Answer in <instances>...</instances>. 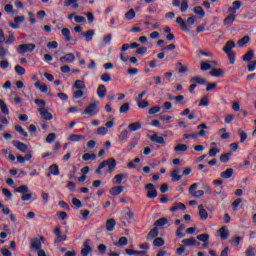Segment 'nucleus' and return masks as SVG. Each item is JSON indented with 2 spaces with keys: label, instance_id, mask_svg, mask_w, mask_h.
Here are the masks:
<instances>
[{
  "label": "nucleus",
  "instance_id": "nucleus-9",
  "mask_svg": "<svg viewBox=\"0 0 256 256\" xmlns=\"http://www.w3.org/2000/svg\"><path fill=\"white\" fill-rule=\"evenodd\" d=\"M93 252V248L89 245V240H86L83 244V249H81V256H88Z\"/></svg>",
  "mask_w": 256,
  "mask_h": 256
},
{
  "label": "nucleus",
  "instance_id": "nucleus-12",
  "mask_svg": "<svg viewBox=\"0 0 256 256\" xmlns=\"http://www.w3.org/2000/svg\"><path fill=\"white\" fill-rule=\"evenodd\" d=\"M125 190V186L124 185H118V186H115V187H112L109 191V193L112 195V196H118L120 195L122 192H124Z\"/></svg>",
  "mask_w": 256,
  "mask_h": 256
},
{
  "label": "nucleus",
  "instance_id": "nucleus-36",
  "mask_svg": "<svg viewBox=\"0 0 256 256\" xmlns=\"http://www.w3.org/2000/svg\"><path fill=\"white\" fill-rule=\"evenodd\" d=\"M0 110H2V113L5 115H9L10 113L7 104L2 99H0Z\"/></svg>",
  "mask_w": 256,
  "mask_h": 256
},
{
  "label": "nucleus",
  "instance_id": "nucleus-37",
  "mask_svg": "<svg viewBox=\"0 0 256 256\" xmlns=\"http://www.w3.org/2000/svg\"><path fill=\"white\" fill-rule=\"evenodd\" d=\"M186 229V225L185 224H182L180 225L178 228H177V231H176V236L179 238V239H182L184 236H186L185 234H183V230Z\"/></svg>",
  "mask_w": 256,
  "mask_h": 256
},
{
  "label": "nucleus",
  "instance_id": "nucleus-56",
  "mask_svg": "<svg viewBox=\"0 0 256 256\" xmlns=\"http://www.w3.org/2000/svg\"><path fill=\"white\" fill-rule=\"evenodd\" d=\"M230 156H231V153H226V154L220 155V162L221 163L229 162L230 161Z\"/></svg>",
  "mask_w": 256,
  "mask_h": 256
},
{
  "label": "nucleus",
  "instance_id": "nucleus-59",
  "mask_svg": "<svg viewBox=\"0 0 256 256\" xmlns=\"http://www.w3.org/2000/svg\"><path fill=\"white\" fill-rule=\"evenodd\" d=\"M238 134L240 136V142L243 143L248 139V134L242 131L241 129L238 130Z\"/></svg>",
  "mask_w": 256,
  "mask_h": 256
},
{
  "label": "nucleus",
  "instance_id": "nucleus-48",
  "mask_svg": "<svg viewBox=\"0 0 256 256\" xmlns=\"http://www.w3.org/2000/svg\"><path fill=\"white\" fill-rule=\"evenodd\" d=\"M136 103H138V107L140 109H145V108H148L150 103L145 101V100H136Z\"/></svg>",
  "mask_w": 256,
  "mask_h": 256
},
{
  "label": "nucleus",
  "instance_id": "nucleus-23",
  "mask_svg": "<svg viewBox=\"0 0 256 256\" xmlns=\"http://www.w3.org/2000/svg\"><path fill=\"white\" fill-rule=\"evenodd\" d=\"M198 214L200 215L201 220L208 219L207 210L203 207V205L198 206Z\"/></svg>",
  "mask_w": 256,
  "mask_h": 256
},
{
  "label": "nucleus",
  "instance_id": "nucleus-13",
  "mask_svg": "<svg viewBox=\"0 0 256 256\" xmlns=\"http://www.w3.org/2000/svg\"><path fill=\"white\" fill-rule=\"evenodd\" d=\"M236 48V43L233 40H228L226 45L223 46L222 51L225 53L233 52L232 49Z\"/></svg>",
  "mask_w": 256,
  "mask_h": 256
},
{
  "label": "nucleus",
  "instance_id": "nucleus-54",
  "mask_svg": "<svg viewBox=\"0 0 256 256\" xmlns=\"http://www.w3.org/2000/svg\"><path fill=\"white\" fill-rule=\"evenodd\" d=\"M128 138V131L127 130H123L120 133V136H118V141H120L121 143L124 142L126 139Z\"/></svg>",
  "mask_w": 256,
  "mask_h": 256
},
{
  "label": "nucleus",
  "instance_id": "nucleus-6",
  "mask_svg": "<svg viewBox=\"0 0 256 256\" xmlns=\"http://www.w3.org/2000/svg\"><path fill=\"white\" fill-rule=\"evenodd\" d=\"M236 13H229V15L223 19V25L226 27H231L233 23L236 21Z\"/></svg>",
  "mask_w": 256,
  "mask_h": 256
},
{
  "label": "nucleus",
  "instance_id": "nucleus-19",
  "mask_svg": "<svg viewBox=\"0 0 256 256\" xmlns=\"http://www.w3.org/2000/svg\"><path fill=\"white\" fill-rule=\"evenodd\" d=\"M94 34V30H87L86 32L81 33V36L85 37L86 42H90L93 40Z\"/></svg>",
  "mask_w": 256,
  "mask_h": 256
},
{
  "label": "nucleus",
  "instance_id": "nucleus-14",
  "mask_svg": "<svg viewBox=\"0 0 256 256\" xmlns=\"http://www.w3.org/2000/svg\"><path fill=\"white\" fill-rule=\"evenodd\" d=\"M191 83L198 84V85H206L207 80L205 78H202L200 76H194L190 79Z\"/></svg>",
  "mask_w": 256,
  "mask_h": 256
},
{
  "label": "nucleus",
  "instance_id": "nucleus-61",
  "mask_svg": "<svg viewBox=\"0 0 256 256\" xmlns=\"http://www.w3.org/2000/svg\"><path fill=\"white\" fill-rule=\"evenodd\" d=\"M160 111H161V107L154 106V107L149 109L148 114L149 115H155V114L159 113Z\"/></svg>",
  "mask_w": 256,
  "mask_h": 256
},
{
  "label": "nucleus",
  "instance_id": "nucleus-63",
  "mask_svg": "<svg viewBox=\"0 0 256 256\" xmlns=\"http://www.w3.org/2000/svg\"><path fill=\"white\" fill-rule=\"evenodd\" d=\"M56 138H57L56 133H49L46 138V141H47V143H52L53 141L56 140Z\"/></svg>",
  "mask_w": 256,
  "mask_h": 256
},
{
  "label": "nucleus",
  "instance_id": "nucleus-45",
  "mask_svg": "<svg viewBox=\"0 0 256 256\" xmlns=\"http://www.w3.org/2000/svg\"><path fill=\"white\" fill-rule=\"evenodd\" d=\"M74 88L77 90H84L85 89L84 81L77 80L76 82H74Z\"/></svg>",
  "mask_w": 256,
  "mask_h": 256
},
{
  "label": "nucleus",
  "instance_id": "nucleus-1",
  "mask_svg": "<svg viewBox=\"0 0 256 256\" xmlns=\"http://www.w3.org/2000/svg\"><path fill=\"white\" fill-rule=\"evenodd\" d=\"M108 166V173H113L116 168V160L115 158H108L99 164L98 169H96L95 173L100 174L101 170Z\"/></svg>",
  "mask_w": 256,
  "mask_h": 256
},
{
  "label": "nucleus",
  "instance_id": "nucleus-41",
  "mask_svg": "<svg viewBox=\"0 0 256 256\" xmlns=\"http://www.w3.org/2000/svg\"><path fill=\"white\" fill-rule=\"evenodd\" d=\"M228 56V59H229V63L230 64H235V61H236V53L235 51H232V52H225Z\"/></svg>",
  "mask_w": 256,
  "mask_h": 256
},
{
  "label": "nucleus",
  "instance_id": "nucleus-33",
  "mask_svg": "<svg viewBox=\"0 0 256 256\" xmlns=\"http://www.w3.org/2000/svg\"><path fill=\"white\" fill-rule=\"evenodd\" d=\"M128 244V239L125 236L120 237V239H118V242H115L114 245H116L117 247H123L126 246Z\"/></svg>",
  "mask_w": 256,
  "mask_h": 256
},
{
  "label": "nucleus",
  "instance_id": "nucleus-7",
  "mask_svg": "<svg viewBox=\"0 0 256 256\" xmlns=\"http://www.w3.org/2000/svg\"><path fill=\"white\" fill-rule=\"evenodd\" d=\"M12 145H13V147H16L19 152L25 153L28 151L27 144H24V143L20 142L19 140H13Z\"/></svg>",
  "mask_w": 256,
  "mask_h": 256
},
{
  "label": "nucleus",
  "instance_id": "nucleus-30",
  "mask_svg": "<svg viewBox=\"0 0 256 256\" xmlns=\"http://www.w3.org/2000/svg\"><path fill=\"white\" fill-rule=\"evenodd\" d=\"M150 139H151L152 142H156L160 145L165 144L164 138L162 136H158V134L152 135Z\"/></svg>",
  "mask_w": 256,
  "mask_h": 256
},
{
  "label": "nucleus",
  "instance_id": "nucleus-21",
  "mask_svg": "<svg viewBox=\"0 0 256 256\" xmlns=\"http://www.w3.org/2000/svg\"><path fill=\"white\" fill-rule=\"evenodd\" d=\"M182 244L186 246H194V245H200V242H197L194 237H191L189 239H183Z\"/></svg>",
  "mask_w": 256,
  "mask_h": 256
},
{
  "label": "nucleus",
  "instance_id": "nucleus-38",
  "mask_svg": "<svg viewBox=\"0 0 256 256\" xmlns=\"http://www.w3.org/2000/svg\"><path fill=\"white\" fill-rule=\"evenodd\" d=\"M250 42V37L248 35L242 37L240 40H238V46L244 47Z\"/></svg>",
  "mask_w": 256,
  "mask_h": 256
},
{
  "label": "nucleus",
  "instance_id": "nucleus-27",
  "mask_svg": "<svg viewBox=\"0 0 256 256\" xmlns=\"http://www.w3.org/2000/svg\"><path fill=\"white\" fill-rule=\"evenodd\" d=\"M159 232H158V228L154 227L151 229V231L148 232L147 235V240H153L158 236Z\"/></svg>",
  "mask_w": 256,
  "mask_h": 256
},
{
  "label": "nucleus",
  "instance_id": "nucleus-51",
  "mask_svg": "<svg viewBox=\"0 0 256 256\" xmlns=\"http://www.w3.org/2000/svg\"><path fill=\"white\" fill-rule=\"evenodd\" d=\"M137 144H138V139L133 138V140L130 141V144L127 147V151L130 152L131 150H133L135 147H137Z\"/></svg>",
  "mask_w": 256,
  "mask_h": 256
},
{
  "label": "nucleus",
  "instance_id": "nucleus-34",
  "mask_svg": "<svg viewBox=\"0 0 256 256\" xmlns=\"http://www.w3.org/2000/svg\"><path fill=\"white\" fill-rule=\"evenodd\" d=\"M129 131H139L141 129V123L140 122H134L130 123L128 125Z\"/></svg>",
  "mask_w": 256,
  "mask_h": 256
},
{
  "label": "nucleus",
  "instance_id": "nucleus-2",
  "mask_svg": "<svg viewBox=\"0 0 256 256\" xmlns=\"http://www.w3.org/2000/svg\"><path fill=\"white\" fill-rule=\"evenodd\" d=\"M99 102H92L89 104V106H87L84 110V112H81V115H96L97 113H99Z\"/></svg>",
  "mask_w": 256,
  "mask_h": 256
},
{
  "label": "nucleus",
  "instance_id": "nucleus-28",
  "mask_svg": "<svg viewBox=\"0 0 256 256\" xmlns=\"http://www.w3.org/2000/svg\"><path fill=\"white\" fill-rule=\"evenodd\" d=\"M209 75H212L213 77H223L224 76V70L223 69H213L210 70Z\"/></svg>",
  "mask_w": 256,
  "mask_h": 256
},
{
  "label": "nucleus",
  "instance_id": "nucleus-42",
  "mask_svg": "<svg viewBox=\"0 0 256 256\" xmlns=\"http://www.w3.org/2000/svg\"><path fill=\"white\" fill-rule=\"evenodd\" d=\"M28 191H29V188L27 185H21L15 189L16 193H21V194H26L28 193Z\"/></svg>",
  "mask_w": 256,
  "mask_h": 256
},
{
  "label": "nucleus",
  "instance_id": "nucleus-17",
  "mask_svg": "<svg viewBox=\"0 0 256 256\" xmlns=\"http://www.w3.org/2000/svg\"><path fill=\"white\" fill-rule=\"evenodd\" d=\"M97 95L99 98H105V96L107 95V88L105 85L98 86Z\"/></svg>",
  "mask_w": 256,
  "mask_h": 256
},
{
  "label": "nucleus",
  "instance_id": "nucleus-58",
  "mask_svg": "<svg viewBox=\"0 0 256 256\" xmlns=\"http://www.w3.org/2000/svg\"><path fill=\"white\" fill-rule=\"evenodd\" d=\"M214 185H219L220 187L218 188V190L215 191L216 194H220L221 191H223V180H214L213 181Z\"/></svg>",
  "mask_w": 256,
  "mask_h": 256
},
{
  "label": "nucleus",
  "instance_id": "nucleus-4",
  "mask_svg": "<svg viewBox=\"0 0 256 256\" xmlns=\"http://www.w3.org/2000/svg\"><path fill=\"white\" fill-rule=\"evenodd\" d=\"M196 188H198V183L191 184V186L189 187V193L191 194V196L195 198L203 197V195L205 194V191L203 190L195 191Z\"/></svg>",
  "mask_w": 256,
  "mask_h": 256
},
{
  "label": "nucleus",
  "instance_id": "nucleus-29",
  "mask_svg": "<svg viewBox=\"0 0 256 256\" xmlns=\"http://www.w3.org/2000/svg\"><path fill=\"white\" fill-rule=\"evenodd\" d=\"M255 57L254 54V50H248V52L242 56V60L246 61V62H250L251 60H253Z\"/></svg>",
  "mask_w": 256,
  "mask_h": 256
},
{
  "label": "nucleus",
  "instance_id": "nucleus-31",
  "mask_svg": "<svg viewBox=\"0 0 256 256\" xmlns=\"http://www.w3.org/2000/svg\"><path fill=\"white\" fill-rule=\"evenodd\" d=\"M85 139V136L82 134H72L68 140L72 142H78V141H83Z\"/></svg>",
  "mask_w": 256,
  "mask_h": 256
},
{
  "label": "nucleus",
  "instance_id": "nucleus-15",
  "mask_svg": "<svg viewBox=\"0 0 256 256\" xmlns=\"http://www.w3.org/2000/svg\"><path fill=\"white\" fill-rule=\"evenodd\" d=\"M187 207L181 202L174 203L173 206L170 208V212L175 213L178 210H186Z\"/></svg>",
  "mask_w": 256,
  "mask_h": 256
},
{
  "label": "nucleus",
  "instance_id": "nucleus-62",
  "mask_svg": "<svg viewBox=\"0 0 256 256\" xmlns=\"http://www.w3.org/2000/svg\"><path fill=\"white\" fill-rule=\"evenodd\" d=\"M8 49H5L3 45H0V59L7 57Z\"/></svg>",
  "mask_w": 256,
  "mask_h": 256
},
{
  "label": "nucleus",
  "instance_id": "nucleus-49",
  "mask_svg": "<svg viewBox=\"0 0 256 256\" xmlns=\"http://www.w3.org/2000/svg\"><path fill=\"white\" fill-rule=\"evenodd\" d=\"M128 111H130V103L126 102L120 107V113L126 114Z\"/></svg>",
  "mask_w": 256,
  "mask_h": 256
},
{
  "label": "nucleus",
  "instance_id": "nucleus-10",
  "mask_svg": "<svg viewBox=\"0 0 256 256\" xmlns=\"http://www.w3.org/2000/svg\"><path fill=\"white\" fill-rule=\"evenodd\" d=\"M30 247L32 250H35V251H42L41 250V241L39 238L35 237V238H32L31 239V243H30Z\"/></svg>",
  "mask_w": 256,
  "mask_h": 256
},
{
  "label": "nucleus",
  "instance_id": "nucleus-25",
  "mask_svg": "<svg viewBox=\"0 0 256 256\" xmlns=\"http://www.w3.org/2000/svg\"><path fill=\"white\" fill-rule=\"evenodd\" d=\"M176 23L179 25L180 29H182L183 32H189L186 22H184L181 17H178L176 19Z\"/></svg>",
  "mask_w": 256,
  "mask_h": 256
},
{
  "label": "nucleus",
  "instance_id": "nucleus-50",
  "mask_svg": "<svg viewBox=\"0 0 256 256\" xmlns=\"http://www.w3.org/2000/svg\"><path fill=\"white\" fill-rule=\"evenodd\" d=\"M125 17L128 21H131L135 17V11L133 8H130L129 11L125 14Z\"/></svg>",
  "mask_w": 256,
  "mask_h": 256
},
{
  "label": "nucleus",
  "instance_id": "nucleus-44",
  "mask_svg": "<svg viewBox=\"0 0 256 256\" xmlns=\"http://www.w3.org/2000/svg\"><path fill=\"white\" fill-rule=\"evenodd\" d=\"M209 105V96L205 95L201 98L200 103L198 104V106H204L207 107Z\"/></svg>",
  "mask_w": 256,
  "mask_h": 256
},
{
  "label": "nucleus",
  "instance_id": "nucleus-32",
  "mask_svg": "<svg viewBox=\"0 0 256 256\" xmlns=\"http://www.w3.org/2000/svg\"><path fill=\"white\" fill-rule=\"evenodd\" d=\"M126 175L125 174H116L114 179L112 180V183L114 184H121L122 181L125 179Z\"/></svg>",
  "mask_w": 256,
  "mask_h": 256
},
{
  "label": "nucleus",
  "instance_id": "nucleus-64",
  "mask_svg": "<svg viewBox=\"0 0 256 256\" xmlns=\"http://www.w3.org/2000/svg\"><path fill=\"white\" fill-rule=\"evenodd\" d=\"M246 256H255V248L253 246H248Z\"/></svg>",
  "mask_w": 256,
  "mask_h": 256
},
{
  "label": "nucleus",
  "instance_id": "nucleus-53",
  "mask_svg": "<svg viewBox=\"0 0 256 256\" xmlns=\"http://www.w3.org/2000/svg\"><path fill=\"white\" fill-rule=\"evenodd\" d=\"M196 239H197V240H200V241L203 242V243H206V242H208V240H209V235H208L207 233H203V234H201V235H198V236L196 237Z\"/></svg>",
  "mask_w": 256,
  "mask_h": 256
},
{
  "label": "nucleus",
  "instance_id": "nucleus-60",
  "mask_svg": "<svg viewBox=\"0 0 256 256\" xmlns=\"http://www.w3.org/2000/svg\"><path fill=\"white\" fill-rule=\"evenodd\" d=\"M15 71L17 73V75H25L26 74V70L24 67L20 66V65H17L15 66Z\"/></svg>",
  "mask_w": 256,
  "mask_h": 256
},
{
  "label": "nucleus",
  "instance_id": "nucleus-3",
  "mask_svg": "<svg viewBox=\"0 0 256 256\" xmlns=\"http://www.w3.org/2000/svg\"><path fill=\"white\" fill-rule=\"evenodd\" d=\"M36 48H37V45L33 43L18 45L17 53L19 54L32 53Z\"/></svg>",
  "mask_w": 256,
  "mask_h": 256
},
{
  "label": "nucleus",
  "instance_id": "nucleus-24",
  "mask_svg": "<svg viewBox=\"0 0 256 256\" xmlns=\"http://www.w3.org/2000/svg\"><path fill=\"white\" fill-rule=\"evenodd\" d=\"M234 170L232 168L226 169V171L221 172L220 177L223 179H230L233 176Z\"/></svg>",
  "mask_w": 256,
  "mask_h": 256
},
{
  "label": "nucleus",
  "instance_id": "nucleus-55",
  "mask_svg": "<svg viewBox=\"0 0 256 256\" xmlns=\"http://www.w3.org/2000/svg\"><path fill=\"white\" fill-rule=\"evenodd\" d=\"M153 245L156 247H162L164 245V240L161 237H157L153 241Z\"/></svg>",
  "mask_w": 256,
  "mask_h": 256
},
{
  "label": "nucleus",
  "instance_id": "nucleus-8",
  "mask_svg": "<svg viewBox=\"0 0 256 256\" xmlns=\"http://www.w3.org/2000/svg\"><path fill=\"white\" fill-rule=\"evenodd\" d=\"M38 112H40L42 119H44L46 121H51L53 119L52 113L48 112L47 108H45V107L38 109Z\"/></svg>",
  "mask_w": 256,
  "mask_h": 256
},
{
  "label": "nucleus",
  "instance_id": "nucleus-18",
  "mask_svg": "<svg viewBox=\"0 0 256 256\" xmlns=\"http://www.w3.org/2000/svg\"><path fill=\"white\" fill-rule=\"evenodd\" d=\"M242 7V2L241 1H234L233 2V7H229L228 8V13H236L237 10H239V8Z\"/></svg>",
  "mask_w": 256,
  "mask_h": 256
},
{
  "label": "nucleus",
  "instance_id": "nucleus-20",
  "mask_svg": "<svg viewBox=\"0 0 256 256\" xmlns=\"http://www.w3.org/2000/svg\"><path fill=\"white\" fill-rule=\"evenodd\" d=\"M116 221L114 219L106 220V231L112 232L115 229Z\"/></svg>",
  "mask_w": 256,
  "mask_h": 256
},
{
  "label": "nucleus",
  "instance_id": "nucleus-22",
  "mask_svg": "<svg viewBox=\"0 0 256 256\" xmlns=\"http://www.w3.org/2000/svg\"><path fill=\"white\" fill-rule=\"evenodd\" d=\"M168 223H169V220L167 218L161 217L160 219L155 220L154 226L155 227H163L165 225H168Z\"/></svg>",
  "mask_w": 256,
  "mask_h": 256
},
{
  "label": "nucleus",
  "instance_id": "nucleus-43",
  "mask_svg": "<svg viewBox=\"0 0 256 256\" xmlns=\"http://www.w3.org/2000/svg\"><path fill=\"white\" fill-rule=\"evenodd\" d=\"M61 33H62V36H64V37H65L66 42H70V41H71V37H70L71 32H70V30H69V29L64 28V29H62V30H61Z\"/></svg>",
  "mask_w": 256,
  "mask_h": 256
},
{
  "label": "nucleus",
  "instance_id": "nucleus-16",
  "mask_svg": "<svg viewBox=\"0 0 256 256\" xmlns=\"http://www.w3.org/2000/svg\"><path fill=\"white\" fill-rule=\"evenodd\" d=\"M221 240H227L229 238V230L226 229V226H222L218 231Z\"/></svg>",
  "mask_w": 256,
  "mask_h": 256
},
{
  "label": "nucleus",
  "instance_id": "nucleus-52",
  "mask_svg": "<svg viewBox=\"0 0 256 256\" xmlns=\"http://www.w3.org/2000/svg\"><path fill=\"white\" fill-rule=\"evenodd\" d=\"M83 160L85 162H88L90 160L94 161V160H96V155L95 154L86 153V154L83 155Z\"/></svg>",
  "mask_w": 256,
  "mask_h": 256
},
{
  "label": "nucleus",
  "instance_id": "nucleus-57",
  "mask_svg": "<svg viewBox=\"0 0 256 256\" xmlns=\"http://www.w3.org/2000/svg\"><path fill=\"white\" fill-rule=\"evenodd\" d=\"M158 196L157 190H149L146 194L148 199H155Z\"/></svg>",
  "mask_w": 256,
  "mask_h": 256
},
{
  "label": "nucleus",
  "instance_id": "nucleus-35",
  "mask_svg": "<svg viewBox=\"0 0 256 256\" xmlns=\"http://www.w3.org/2000/svg\"><path fill=\"white\" fill-rule=\"evenodd\" d=\"M49 172L52 173L54 176H59L60 171L57 164H52L49 166Z\"/></svg>",
  "mask_w": 256,
  "mask_h": 256
},
{
  "label": "nucleus",
  "instance_id": "nucleus-40",
  "mask_svg": "<svg viewBox=\"0 0 256 256\" xmlns=\"http://www.w3.org/2000/svg\"><path fill=\"white\" fill-rule=\"evenodd\" d=\"M194 13L197 15V16H200V18H203L205 17V10H203V8L201 6H196L194 8Z\"/></svg>",
  "mask_w": 256,
  "mask_h": 256
},
{
  "label": "nucleus",
  "instance_id": "nucleus-46",
  "mask_svg": "<svg viewBox=\"0 0 256 256\" xmlns=\"http://www.w3.org/2000/svg\"><path fill=\"white\" fill-rule=\"evenodd\" d=\"M188 7H189L188 0H182V3L180 4V12L186 13V11L188 10Z\"/></svg>",
  "mask_w": 256,
  "mask_h": 256
},
{
  "label": "nucleus",
  "instance_id": "nucleus-39",
  "mask_svg": "<svg viewBox=\"0 0 256 256\" xmlns=\"http://www.w3.org/2000/svg\"><path fill=\"white\" fill-rule=\"evenodd\" d=\"M188 145L186 144H178L176 147H174V152H187Z\"/></svg>",
  "mask_w": 256,
  "mask_h": 256
},
{
  "label": "nucleus",
  "instance_id": "nucleus-26",
  "mask_svg": "<svg viewBox=\"0 0 256 256\" xmlns=\"http://www.w3.org/2000/svg\"><path fill=\"white\" fill-rule=\"evenodd\" d=\"M176 23L179 25L180 29H182L183 32H189L186 22H184L181 17H178L176 19Z\"/></svg>",
  "mask_w": 256,
  "mask_h": 256
},
{
  "label": "nucleus",
  "instance_id": "nucleus-5",
  "mask_svg": "<svg viewBox=\"0 0 256 256\" xmlns=\"http://www.w3.org/2000/svg\"><path fill=\"white\" fill-rule=\"evenodd\" d=\"M54 235L56 236L54 242L55 243H60V242H63L67 239V236L66 235H60L61 234V229L59 226H56L54 228V231H53Z\"/></svg>",
  "mask_w": 256,
  "mask_h": 256
},
{
  "label": "nucleus",
  "instance_id": "nucleus-47",
  "mask_svg": "<svg viewBox=\"0 0 256 256\" xmlns=\"http://www.w3.org/2000/svg\"><path fill=\"white\" fill-rule=\"evenodd\" d=\"M15 131L18 132L20 135L24 137H28V133L25 131V129L22 128L21 125H16L15 126Z\"/></svg>",
  "mask_w": 256,
  "mask_h": 256
},
{
  "label": "nucleus",
  "instance_id": "nucleus-11",
  "mask_svg": "<svg viewBox=\"0 0 256 256\" xmlns=\"http://www.w3.org/2000/svg\"><path fill=\"white\" fill-rule=\"evenodd\" d=\"M75 59H76V57L73 53H67L66 55L60 57V62L62 64H64L65 62L73 63L75 61Z\"/></svg>",
  "mask_w": 256,
  "mask_h": 256
}]
</instances>
